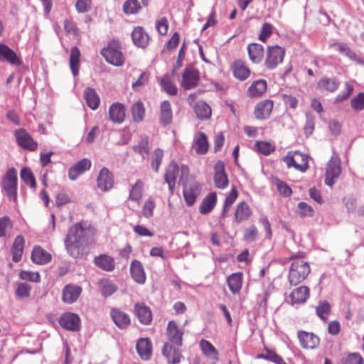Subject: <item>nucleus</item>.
<instances>
[{
    "label": "nucleus",
    "instance_id": "nucleus-22",
    "mask_svg": "<svg viewBox=\"0 0 364 364\" xmlns=\"http://www.w3.org/2000/svg\"><path fill=\"white\" fill-rule=\"evenodd\" d=\"M192 147L196 153L199 155H203L208 152L209 143L204 132H199L195 135Z\"/></svg>",
    "mask_w": 364,
    "mask_h": 364
},
{
    "label": "nucleus",
    "instance_id": "nucleus-9",
    "mask_svg": "<svg viewBox=\"0 0 364 364\" xmlns=\"http://www.w3.org/2000/svg\"><path fill=\"white\" fill-rule=\"evenodd\" d=\"M213 181L216 188L225 189L228 187L229 180L225 171V164L223 161H218L213 167Z\"/></svg>",
    "mask_w": 364,
    "mask_h": 364
},
{
    "label": "nucleus",
    "instance_id": "nucleus-42",
    "mask_svg": "<svg viewBox=\"0 0 364 364\" xmlns=\"http://www.w3.org/2000/svg\"><path fill=\"white\" fill-rule=\"evenodd\" d=\"M194 112L200 120L209 119L212 114L210 107L203 101H199L195 104Z\"/></svg>",
    "mask_w": 364,
    "mask_h": 364
},
{
    "label": "nucleus",
    "instance_id": "nucleus-6",
    "mask_svg": "<svg viewBox=\"0 0 364 364\" xmlns=\"http://www.w3.org/2000/svg\"><path fill=\"white\" fill-rule=\"evenodd\" d=\"M2 186L6 195L10 200H16L17 197V173L14 168H9L2 179Z\"/></svg>",
    "mask_w": 364,
    "mask_h": 364
},
{
    "label": "nucleus",
    "instance_id": "nucleus-43",
    "mask_svg": "<svg viewBox=\"0 0 364 364\" xmlns=\"http://www.w3.org/2000/svg\"><path fill=\"white\" fill-rule=\"evenodd\" d=\"M80 51L77 47L74 46L70 50V68L74 76L78 75L79 68H80Z\"/></svg>",
    "mask_w": 364,
    "mask_h": 364
},
{
    "label": "nucleus",
    "instance_id": "nucleus-58",
    "mask_svg": "<svg viewBox=\"0 0 364 364\" xmlns=\"http://www.w3.org/2000/svg\"><path fill=\"white\" fill-rule=\"evenodd\" d=\"M350 107L355 112L364 109V92H360L351 99Z\"/></svg>",
    "mask_w": 364,
    "mask_h": 364
},
{
    "label": "nucleus",
    "instance_id": "nucleus-47",
    "mask_svg": "<svg viewBox=\"0 0 364 364\" xmlns=\"http://www.w3.org/2000/svg\"><path fill=\"white\" fill-rule=\"evenodd\" d=\"M142 6L139 0H126L122 6V11L127 15H133L139 13Z\"/></svg>",
    "mask_w": 364,
    "mask_h": 364
},
{
    "label": "nucleus",
    "instance_id": "nucleus-51",
    "mask_svg": "<svg viewBox=\"0 0 364 364\" xmlns=\"http://www.w3.org/2000/svg\"><path fill=\"white\" fill-rule=\"evenodd\" d=\"M131 110L132 118L134 122H139L144 119L145 116V108L141 101L135 102L132 105Z\"/></svg>",
    "mask_w": 364,
    "mask_h": 364
},
{
    "label": "nucleus",
    "instance_id": "nucleus-52",
    "mask_svg": "<svg viewBox=\"0 0 364 364\" xmlns=\"http://www.w3.org/2000/svg\"><path fill=\"white\" fill-rule=\"evenodd\" d=\"M200 347L204 355L208 357L213 356V358L218 359V353L210 341L202 339L200 341Z\"/></svg>",
    "mask_w": 364,
    "mask_h": 364
},
{
    "label": "nucleus",
    "instance_id": "nucleus-4",
    "mask_svg": "<svg viewBox=\"0 0 364 364\" xmlns=\"http://www.w3.org/2000/svg\"><path fill=\"white\" fill-rule=\"evenodd\" d=\"M288 168L294 167L301 172L309 168V156L299 151H289L283 158Z\"/></svg>",
    "mask_w": 364,
    "mask_h": 364
},
{
    "label": "nucleus",
    "instance_id": "nucleus-33",
    "mask_svg": "<svg viewBox=\"0 0 364 364\" xmlns=\"http://www.w3.org/2000/svg\"><path fill=\"white\" fill-rule=\"evenodd\" d=\"M52 255L40 246H35L31 252V259L37 264H45L51 261Z\"/></svg>",
    "mask_w": 364,
    "mask_h": 364
},
{
    "label": "nucleus",
    "instance_id": "nucleus-1",
    "mask_svg": "<svg viewBox=\"0 0 364 364\" xmlns=\"http://www.w3.org/2000/svg\"><path fill=\"white\" fill-rule=\"evenodd\" d=\"M306 253L297 252L287 258L292 261L289 271L288 280L291 285L296 286L305 280L311 272L309 264L305 260Z\"/></svg>",
    "mask_w": 364,
    "mask_h": 364
},
{
    "label": "nucleus",
    "instance_id": "nucleus-28",
    "mask_svg": "<svg viewBox=\"0 0 364 364\" xmlns=\"http://www.w3.org/2000/svg\"><path fill=\"white\" fill-rule=\"evenodd\" d=\"M162 354L166 357L169 364H177L181 358V353L169 343H165L162 348Z\"/></svg>",
    "mask_w": 364,
    "mask_h": 364
},
{
    "label": "nucleus",
    "instance_id": "nucleus-34",
    "mask_svg": "<svg viewBox=\"0 0 364 364\" xmlns=\"http://www.w3.org/2000/svg\"><path fill=\"white\" fill-rule=\"evenodd\" d=\"M130 274L134 280L139 284L146 281V274L142 264L139 260H133L130 264Z\"/></svg>",
    "mask_w": 364,
    "mask_h": 364
},
{
    "label": "nucleus",
    "instance_id": "nucleus-13",
    "mask_svg": "<svg viewBox=\"0 0 364 364\" xmlns=\"http://www.w3.org/2000/svg\"><path fill=\"white\" fill-rule=\"evenodd\" d=\"M59 323L65 329L75 331L80 329V318L74 313L67 312L60 316Z\"/></svg>",
    "mask_w": 364,
    "mask_h": 364
},
{
    "label": "nucleus",
    "instance_id": "nucleus-30",
    "mask_svg": "<svg viewBox=\"0 0 364 364\" xmlns=\"http://www.w3.org/2000/svg\"><path fill=\"white\" fill-rule=\"evenodd\" d=\"M267 89V81L264 79L257 80L247 88V95L250 97H260Z\"/></svg>",
    "mask_w": 364,
    "mask_h": 364
},
{
    "label": "nucleus",
    "instance_id": "nucleus-10",
    "mask_svg": "<svg viewBox=\"0 0 364 364\" xmlns=\"http://www.w3.org/2000/svg\"><path fill=\"white\" fill-rule=\"evenodd\" d=\"M199 80L198 71L192 67H188L183 73L181 85L185 90H190L196 87Z\"/></svg>",
    "mask_w": 364,
    "mask_h": 364
},
{
    "label": "nucleus",
    "instance_id": "nucleus-5",
    "mask_svg": "<svg viewBox=\"0 0 364 364\" xmlns=\"http://www.w3.org/2000/svg\"><path fill=\"white\" fill-rule=\"evenodd\" d=\"M284 55V48L279 46H267L264 65L268 70H274L283 62Z\"/></svg>",
    "mask_w": 364,
    "mask_h": 364
},
{
    "label": "nucleus",
    "instance_id": "nucleus-27",
    "mask_svg": "<svg viewBox=\"0 0 364 364\" xmlns=\"http://www.w3.org/2000/svg\"><path fill=\"white\" fill-rule=\"evenodd\" d=\"M125 107L120 102L113 103L109 108V118L114 123H122L125 119Z\"/></svg>",
    "mask_w": 364,
    "mask_h": 364
},
{
    "label": "nucleus",
    "instance_id": "nucleus-20",
    "mask_svg": "<svg viewBox=\"0 0 364 364\" xmlns=\"http://www.w3.org/2000/svg\"><path fill=\"white\" fill-rule=\"evenodd\" d=\"M231 70L233 76L241 81L247 80L251 74L250 69L242 60H234L231 65Z\"/></svg>",
    "mask_w": 364,
    "mask_h": 364
},
{
    "label": "nucleus",
    "instance_id": "nucleus-15",
    "mask_svg": "<svg viewBox=\"0 0 364 364\" xmlns=\"http://www.w3.org/2000/svg\"><path fill=\"white\" fill-rule=\"evenodd\" d=\"M84 241L85 230L81 223H77L69 228L64 243H80Z\"/></svg>",
    "mask_w": 364,
    "mask_h": 364
},
{
    "label": "nucleus",
    "instance_id": "nucleus-26",
    "mask_svg": "<svg viewBox=\"0 0 364 364\" xmlns=\"http://www.w3.org/2000/svg\"><path fill=\"white\" fill-rule=\"evenodd\" d=\"M330 46L331 48L338 51L339 53L348 58L349 60L355 61L358 63H362V60L359 58V56L346 43H334L331 44Z\"/></svg>",
    "mask_w": 364,
    "mask_h": 364
},
{
    "label": "nucleus",
    "instance_id": "nucleus-24",
    "mask_svg": "<svg viewBox=\"0 0 364 364\" xmlns=\"http://www.w3.org/2000/svg\"><path fill=\"white\" fill-rule=\"evenodd\" d=\"M110 316L115 325L121 329H125L130 325L129 316L119 309H112Z\"/></svg>",
    "mask_w": 364,
    "mask_h": 364
},
{
    "label": "nucleus",
    "instance_id": "nucleus-39",
    "mask_svg": "<svg viewBox=\"0 0 364 364\" xmlns=\"http://www.w3.org/2000/svg\"><path fill=\"white\" fill-rule=\"evenodd\" d=\"M24 238L22 235H18L14 239V241L11 247L12 260L15 262H18L21 260L23 247H24Z\"/></svg>",
    "mask_w": 364,
    "mask_h": 364
},
{
    "label": "nucleus",
    "instance_id": "nucleus-54",
    "mask_svg": "<svg viewBox=\"0 0 364 364\" xmlns=\"http://www.w3.org/2000/svg\"><path fill=\"white\" fill-rule=\"evenodd\" d=\"M21 178L31 188H35L36 186V178L31 170L27 167H24L21 170Z\"/></svg>",
    "mask_w": 364,
    "mask_h": 364
},
{
    "label": "nucleus",
    "instance_id": "nucleus-3",
    "mask_svg": "<svg viewBox=\"0 0 364 364\" xmlns=\"http://www.w3.org/2000/svg\"><path fill=\"white\" fill-rule=\"evenodd\" d=\"M101 54L107 63L113 65L120 66L124 62V57L118 41H110L107 46L101 50Z\"/></svg>",
    "mask_w": 364,
    "mask_h": 364
},
{
    "label": "nucleus",
    "instance_id": "nucleus-53",
    "mask_svg": "<svg viewBox=\"0 0 364 364\" xmlns=\"http://www.w3.org/2000/svg\"><path fill=\"white\" fill-rule=\"evenodd\" d=\"M164 151L159 148L156 149L151 154V166L154 172H158L164 157Z\"/></svg>",
    "mask_w": 364,
    "mask_h": 364
},
{
    "label": "nucleus",
    "instance_id": "nucleus-11",
    "mask_svg": "<svg viewBox=\"0 0 364 364\" xmlns=\"http://www.w3.org/2000/svg\"><path fill=\"white\" fill-rule=\"evenodd\" d=\"M274 101L266 99L260 100L256 104L254 108V116L256 119L264 120L268 119L274 108Z\"/></svg>",
    "mask_w": 364,
    "mask_h": 364
},
{
    "label": "nucleus",
    "instance_id": "nucleus-36",
    "mask_svg": "<svg viewBox=\"0 0 364 364\" xmlns=\"http://www.w3.org/2000/svg\"><path fill=\"white\" fill-rule=\"evenodd\" d=\"M252 215V210L245 201L239 203L235 210V219L237 223L249 219Z\"/></svg>",
    "mask_w": 364,
    "mask_h": 364
},
{
    "label": "nucleus",
    "instance_id": "nucleus-50",
    "mask_svg": "<svg viewBox=\"0 0 364 364\" xmlns=\"http://www.w3.org/2000/svg\"><path fill=\"white\" fill-rule=\"evenodd\" d=\"M133 150L139 154L143 159L149 155V137L147 136H141L138 144L133 146Z\"/></svg>",
    "mask_w": 364,
    "mask_h": 364
},
{
    "label": "nucleus",
    "instance_id": "nucleus-41",
    "mask_svg": "<svg viewBox=\"0 0 364 364\" xmlns=\"http://www.w3.org/2000/svg\"><path fill=\"white\" fill-rule=\"evenodd\" d=\"M143 192L144 182L141 180H137L131 187L128 199L139 205L142 198Z\"/></svg>",
    "mask_w": 364,
    "mask_h": 364
},
{
    "label": "nucleus",
    "instance_id": "nucleus-60",
    "mask_svg": "<svg viewBox=\"0 0 364 364\" xmlns=\"http://www.w3.org/2000/svg\"><path fill=\"white\" fill-rule=\"evenodd\" d=\"M257 357L274 362L276 364H286L283 358L274 351L267 350L266 353L260 354Z\"/></svg>",
    "mask_w": 364,
    "mask_h": 364
},
{
    "label": "nucleus",
    "instance_id": "nucleus-19",
    "mask_svg": "<svg viewBox=\"0 0 364 364\" xmlns=\"http://www.w3.org/2000/svg\"><path fill=\"white\" fill-rule=\"evenodd\" d=\"M298 338L301 347L305 349H314L320 343V339L316 335L304 331L298 332Z\"/></svg>",
    "mask_w": 364,
    "mask_h": 364
},
{
    "label": "nucleus",
    "instance_id": "nucleus-46",
    "mask_svg": "<svg viewBox=\"0 0 364 364\" xmlns=\"http://www.w3.org/2000/svg\"><path fill=\"white\" fill-rule=\"evenodd\" d=\"M98 287L102 294L107 297L114 294L117 290L116 285L107 278H102L98 282Z\"/></svg>",
    "mask_w": 364,
    "mask_h": 364
},
{
    "label": "nucleus",
    "instance_id": "nucleus-18",
    "mask_svg": "<svg viewBox=\"0 0 364 364\" xmlns=\"http://www.w3.org/2000/svg\"><path fill=\"white\" fill-rule=\"evenodd\" d=\"M91 165V161L87 158L80 160L69 168L68 178L71 181L76 180L79 176L90 170Z\"/></svg>",
    "mask_w": 364,
    "mask_h": 364
},
{
    "label": "nucleus",
    "instance_id": "nucleus-40",
    "mask_svg": "<svg viewBox=\"0 0 364 364\" xmlns=\"http://www.w3.org/2000/svg\"><path fill=\"white\" fill-rule=\"evenodd\" d=\"M227 284L230 291L232 294L238 293L242 284V273L236 272L233 273L227 278Z\"/></svg>",
    "mask_w": 364,
    "mask_h": 364
},
{
    "label": "nucleus",
    "instance_id": "nucleus-12",
    "mask_svg": "<svg viewBox=\"0 0 364 364\" xmlns=\"http://www.w3.org/2000/svg\"><path fill=\"white\" fill-rule=\"evenodd\" d=\"M114 184L112 173L106 167L102 168L97 177V187L102 192L109 191Z\"/></svg>",
    "mask_w": 364,
    "mask_h": 364
},
{
    "label": "nucleus",
    "instance_id": "nucleus-2",
    "mask_svg": "<svg viewBox=\"0 0 364 364\" xmlns=\"http://www.w3.org/2000/svg\"><path fill=\"white\" fill-rule=\"evenodd\" d=\"M180 173V180L186 178L189 174L188 166L182 165L179 167L176 162L171 161L165 169L164 181L168 184L171 194H173L175 191L176 179Z\"/></svg>",
    "mask_w": 364,
    "mask_h": 364
},
{
    "label": "nucleus",
    "instance_id": "nucleus-62",
    "mask_svg": "<svg viewBox=\"0 0 364 364\" xmlns=\"http://www.w3.org/2000/svg\"><path fill=\"white\" fill-rule=\"evenodd\" d=\"M273 31V26L269 23H264L261 28L259 35V39L262 42H266L267 38L272 35Z\"/></svg>",
    "mask_w": 364,
    "mask_h": 364
},
{
    "label": "nucleus",
    "instance_id": "nucleus-44",
    "mask_svg": "<svg viewBox=\"0 0 364 364\" xmlns=\"http://www.w3.org/2000/svg\"><path fill=\"white\" fill-rule=\"evenodd\" d=\"M84 242L80 243H65L68 253L73 258H82L85 255Z\"/></svg>",
    "mask_w": 364,
    "mask_h": 364
},
{
    "label": "nucleus",
    "instance_id": "nucleus-31",
    "mask_svg": "<svg viewBox=\"0 0 364 364\" xmlns=\"http://www.w3.org/2000/svg\"><path fill=\"white\" fill-rule=\"evenodd\" d=\"M93 262L98 268L106 272H111L115 267L114 258L106 254H102L95 257Z\"/></svg>",
    "mask_w": 364,
    "mask_h": 364
},
{
    "label": "nucleus",
    "instance_id": "nucleus-45",
    "mask_svg": "<svg viewBox=\"0 0 364 364\" xmlns=\"http://www.w3.org/2000/svg\"><path fill=\"white\" fill-rule=\"evenodd\" d=\"M84 93L87 106L92 109H97L100 100L95 90L92 88L87 87L85 90Z\"/></svg>",
    "mask_w": 364,
    "mask_h": 364
},
{
    "label": "nucleus",
    "instance_id": "nucleus-63",
    "mask_svg": "<svg viewBox=\"0 0 364 364\" xmlns=\"http://www.w3.org/2000/svg\"><path fill=\"white\" fill-rule=\"evenodd\" d=\"M299 214L301 217H311L314 215V209L305 202L298 203Z\"/></svg>",
    "mask_w": 364,
    "mask_h": 364
},
{
    "label": "nucleus",
    "instance_id": "nucleus-25",
    "mask_svg": "<svg viewBox=\"0 0 364 364\" xmlns=\"http://www.w3.org/2000/svg\"><path fill=\"white\" fill-rule=\"evenodd\" d=\"M0 61H6L14 65H20L21 64V60L16 53L4 43H0Z\"/></svg>",
    "mask_w": 364,
    "mask_h": 364
},
{
    "label": "nucleus",
    "instance_id": "nucleus-29",
    "mask_svg": "<svg viewBox=\"0 0 364 364\" xmlns=\"http://www.w3.org/2000/svg\"><path fill=\"white\" fill-rule=\"evenodd\" d=\"M132 38L133 43L137 47L145 48L149 42V36L141 26L134 28L132 33Z\"/></svg>",
    "mask_w": 364,
    "mask_h": 364
},
{
    "label": "nucleus",
    "instance_id": "nucleus-59",
    "mask_svg": "<svg viewBox=\"0 0 364 364\" xmlns=\"http://www.w3.org/2000/svg\"><path fill=\"white\" fill-rule=\"evenodd\" d=\"M331 312V306L328 301H322L319 303L316 307V314L318 317L326 321Z\"/></svg>",
    "mask_w": 364,
    "mask_h": 364
},
{
    "label": "nucleus",
    "instance_id": "nucleus-17",
    "mask_svg": "<svg viewBox=\"0 0 364 364\" xmlns=\"http://www.w3.org/2000/svg\"><path fill=\"white\" fill-rule=\"evenodd\" d=\"M200 191L201 186L196 181L192 182L184 187L183 193L187 205L191 206L194 204Z\"/></svg>",
    "mask_w": 364,
    "mask_h": 364
},
{
    "label": "nucleus",
    "instance_id": "nucleus-56",
    "mask_svg": "<svg viewBox=\"0 0 364 364\" xmlns=\"http://www.w3.org/2000/svg\"><path fill=\"white\" fill-rule=\"evenodd\" d=\"M255 149L260 154L267 156L274 151L275 146L268 141H257L255 144Z\"/></svg>",
    "mask_w": 364,
    "mask_h": 364
},
{
    "label": "nucleus",
    "instance_id": "nucleus-21",
    "mask_svg": "<svg viewBox=\"0 0 364 364\" xmlns=\"http://www.w3.org/2000/svg\"><path fill=\"white\" fill-rule=\"evenodd\" d=\"M134 313L139 321L144 325H149L152 321V314L150 308L144 303H136L134 305Z\"/></svg>",
    "mask_w": 364,
    "mask_h": 364
},
{
    "label": "nucleus",
    "instance_id": "nucleus-55",
    "mask_svg": "<svg viewBox=\"0 0 364 364\" xmlns=\"http://www.w3.org/2000/svg\"><path fill=\"white\" fill-rule=\"evenodd\" d=\"M341 363L342 364H364V359L358 353H350L344 355Z\"/></svg>",
    "mask_w": 364,
    "mask_h": 364
},
{
    "label": "nucleus",
    "instance_id": "nucleus-23",
    "mask_svg": "<svg viewBox=\"0 0 364 364\" xmlns=\"http://www.w3.org/2000/svg\"><path fill=\"white\" fill-rule=\"evenodd\" d=\"M136 348L140 358L144 360H148L152 355V343L149 338H143L138 340Z\"/></svg>",
    "mask_w": 364,
    "mask_h": 364
},
{
    "label": "nucleus",
    "instance_id": "nucleus-37",
    "mask_svg": "<svg viewBox=\"0 0 364 364\" xmlns=\"http://www.w3.org/2000/svg\"><path fill=\"white\" fill-rule=\"evenodd\" d=\"M217 202V196L215 192L208 193L202 200L200 206L199 211L201 214L205 215L210 213Z\"/></svg>",
    "mask_w": 364,
    "mask_h": 364
},
{
    "label": "nucleus",
    "instance_id": "nucleus-8",
    "mask_svg": "<svg viewBox=\"0 0 364 364\" xmlns=\"http://www.w3.org/2000/svg\"><path fill=\"white\" fill-rule=\"evenodd\" d=\"M14 136L17 144L23 149L31 151H36L38 148V143L32 138L31 134L24 129H19L15 131Z\"/></svg>",
    "mask_w": 364,
    "mask_h": 364
},
{
    "label": "nucleus",
    "instance_id": "nucleus-48",
    "mask_svg": "<svg viewBox=\"0 0 364 364\" xmlns=\"http://www.w3.org/2000/svg\"><path fill=\"white\" fill-rule=\"evenodd\" d=\"M160 85L163 90L169 95L174 96L178 93V88L176 85L173 83L170 76L167 75L161 77L160 80Z\"/></svg>",
    "mask_w": 364,
    "mask_h": 364
},
{
    "label": "nucleus",
    "instance_id": "nucleus-57",
    "mask_svg": "<svg viewBox=\"0 0 364 364\" xmlns=\"http://www.w3.org/2000/svg\"><path fill=\"white\" fill-rule=\"evenodd\" d=\"M156 208V203L151 198L146 199L141 209V214L146 218H151L154 214V210Z\"/></svg>",
    "mask_w": 364,
    "mask_h": 364
},
{
    "label": "nucleus",
    "instance_id": "nucleus-49",
    "mask_svg": "<svg viewBox=\"0 0 364 364\" xmlns=\"http://www.w3.org/2000/svg\"><path fill=\"white\" fill-rule=\"evenodd\" d=\"M339 85V82L333 78L323 77L317 84L318 89L328 92H334Z\"/></svg>",
    "mask_w": 364,
    "mask_h": 364
},
{
    "label": "nucleus",
    "instance_id": "nucleus-64",
    "mask_svg": "<svg viewBox=\"0 0 364 364\" xmlns=\"http://www.w3.org/2000/svg\"><path fill=\"white\" fill-rule=\"evenodd\" d=\"M258 235L257 228L255 225H251L244 230V239L247 242H253Z\"/></svg>",
    "mask_w": 364,
    "mask_h": 364
},
{
    "label": "nucleus",
    "instance_id": "nucleus-61",
    "mask_svg": "<svg viewBox=\"0 0 364 364\" xmlns=\"http://www.w3.org/2000/svg\"><path fill=\"white\" fill-rule=\"evenodd\" d=\"M237 196H238L237 190L234 186L232 188L230 192L229 193L228 196L225 198L224 207H223V212H227L230 210L231 205L236 200Z\"/></svg>",
    "mask_w": 364,
    "mask_h": 364
},
{
    "label": "nucleus",
    "instance_id": "nucleus-38",
    "mask_svg": "<svg viewBox=\"0 0 364 364\" xmlns=\"http://www.w3.org/2000/svg\"><path fill=\"white\" fill-rule=\"evenodd\" d=\"M172 119L171 105L168 100H164L160 105V122L163 125L166 126L171 123Z\"/></svg>",
    "mask_w": 364,
    "mask_h": 364
},
{
    "label": "nucleus",
    "instance_id": "nucleus-32",
    "mask_svg": "<svg viewBox=\"0 0 364 364\" xmlns=\"http://www.w3.org/2000/svg\"><path fill=\"white\" fill-rule=\"evenodd\" d=\"M310 290L306 286H301L294 289L290 294L292 304H301L306 302L309 297Z\"/></svg>",
    "mask_w": 364,
    "mask_h": 364
},
{
    "label": "nucleus",
    "instance_id": "nucleus-35",
    "mask_svg": "<svg viewBox=\"0 0 364 364\" xmlns=\"http://www.w3.org/2000/svg\"><path fill=\"white\" fill-rule=\"evenodd\" d=\"M247 53L250 61L253 63H259L264 56V48L259 43H250L247 46Z\"/></svg>",
    "mask_w": 364,
    "mask_h": 364
},
{
    "label": "nucleus",
    "instance_id": "nucleus-16",
    "mask_svg": "<svg viewBox=\"0 0 364 364\" xmlns=\"http://www.w3.org/2000/svg\"><path fill=\"white\" fill-rule=\"evenodd\" d=\"M341 172V168L339 161L336 159H331L327 164L325 183L329 186H332Z\"/></svg>",
    "mask_w": 364,
    "mask_h": 364
},
{
    "label": "nucleus",
    "instance_id": "nucleus-7",
    "mask_svg": "<svg viewBox=\"0 0 364 364\" xmlns=\"http://www.w3.org/2000/svg\"><path fill=\"white\" fill-rule=\"evenodd\" d=\"M183 333V329L181 328L175 321L172 320L168 322L166 329L167 343L177 347L181 346Z\"/></svg>",
    "mask_w": 364,
    "mask_h": 364
},
{
    "label": "nucleus",
    "instance_id": "nucleus-14",
    "mask_svg": "<svg viewBox=\"0 0 364 364\" xmlns=\"http://www.w3.org/2000/svg\"><path fill=\"white\" fill-rule=\"evenodd\" d=\"M82 289L76 284H66L62 290V301L66 304H73L80 297Z\"/></svg>",
    "mask_w": 364,
    "mask_h": 364
}]
</instances>
